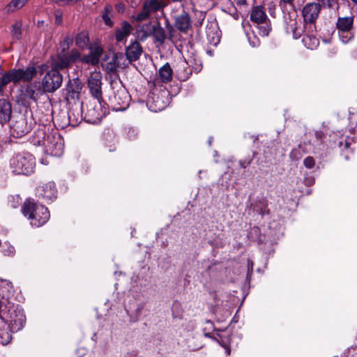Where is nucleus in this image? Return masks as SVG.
Returning <instances> with one entry per match:
<instances>
[{
	"label": "nucleus",
	"mask_w": 357,
	"mask_h": 357,
	"mask_svg": "<svg viewBox=\"0 0 357 357\" xmlns=\"http://www.w3.org/2000/svg\"><path fill=\"white\" fill-rule=\"evenodd\" d=\"M283 26L286 33L291 34L293 38L296 40L303 36L302 42L307 49L314 50L319 46V41L315 36L316 26L310 31L298 17L296 10L284 12Z\"/></svg>",
	"instance_id": "f257e3e1"
},
{
	"label": "nucleus",
	"mask_w": 357,
	"mask_h": 357,
	"mask_svg": "<svg viewBox=\"0 0 357 357\" xmlns=\"http://www.w3.org/2000/svg\"><path fill=\"white\" fill-rule=\"evenodd\" d=\"M22 213L30 220L31 225L37 227L43 225L50 218V212L47 207L30 201L24 203Z\"/></svg>",
	"instance_id": "f03ea898"
},
{
	"label": "nucleus",
	"mask_w": 357,
	"mask_h": 357,
	"mask_svg": "<svg viewBox=\"0 0 357 357\" xmlns=\"http://www.w3.org/2000/svg\"><path fill=\"white\" fill-rule=\"evenodd\" d=\"M36 74V70L33 66L28 67L26 70L19 68L9 70L0 77V93L10 82H29L35 77Z\"/></svg>",
	"instance_id": "7ed1b4c3"
},
{
	"label": "nucleus",
	"mask_w": 357,
	"mask_h": 357,
	"mask_svg": "<svg viewBox=\"0 0 357 357\" xmlns=\"http://www.w3.org/2000/svg\"><path fill=\"white\" fill-rule=\"evenodd\" d=\"M10 165L13 172L28 175L33 172L34 158L29 153H17L10 159Z\"/></svg>",
	"instance_id": "20e7f679"
},
{
	"label": "nucleus",
	"mask_w": 357,
	"mask_h": 357,
	"mask_svg": "<svg viewBox=\"0 0 357 357\" xmlns=\"http://www.w3.org/2000/svg\"><path fill=\"white\" fill-rule=\"evenodd\" d=\"M2 321L8 325L11 333L20 331L26 321L24 311L18 305L8 307L6 312L3 313Z\"/></svg>",
	"instance_id": "39448f33"
},
{
	"label": "nucleus",
	"mask_w": 357,
	"mask_h": 357,
	"mask_svg": "<svg viewBox=\"0 0 357 357\" xmlns=\"http://www.w3.org/2000/svg\"><path fill=\"white\" fill-rule=\"evenodd\" d=\"M107 112L108 107L102 100V98H93V100L87 106L86 117L89 122L98 123L107 115Z\"/></svg>",
	"instance_id": "423d86ee"
},
{
	"label": "nucleus",
	"mask_w": 357,
	"mask_h": 357,
	"mask_svg": "<svg viewBox=\"0 0 357 357\" xmlns=\"http://www.w3.org/2000/svg\"><path fill=\"white\" fill-rule=\"evenodd\" d=\"M63 83V75L54 68L48 70L41 81L43 92L52 93L59 89Z\"/></svg>",
	"instance_id": "0eeeda50"
},
{
	"label": "nucleus",
	"mask_w": 357,
	"mask_h": 357,
	"mask_svg": "<svg viewBox=\"0 0 357 357\" xmlns=\"http://www.w3.org/2000/svg\"><path fill=\"white\" fill-rule=\"evenodd\" d=\"M43 148L46 153L52 156L59 157L63 153V139L57 132H48Z\"/></svg>",
	"instance_id": "6e6552de"
},
{
	"label": "nucleus",
	"mask_w": 357,
	"mask_h": 357,
	"mask_svg": "<svg viewBox=\"0 0 357 357\" xmlns=\"http://www.w3.org/2000/svg\"><path fill=\"white\" fill-rule=\"evenodd\" d=\"M166 6L164 0H144L142 10L133 18L137 22L146 20L152 13L162 10Z\"/></svg>",
	"instance_id": "1a4fd4ad"
},
{
	"label": "nucleus",
	"mask_w": 357,
	"mask_h": 357,
	"mask_svg": "<svg viewBox=\"0 0 357 357\" xmlns=\"http://www.w3.org/2000/svg\"><path fill=\"white\" fill-rule=\"evenodd\" d=\"M321 10V5L318 3H307L302 10L305 26H307L308 30L313 31L315 26V22L317 20Z\"/></svg>",
	"instance_id": "9d476101"
},
{
	"label": "nucleus",
	"mask_w": 357,
	"mask_h": 357,
	"mask_svg": "<svg viewBox=\"0 0 357 357\" xmlns=\"http://www.w3.org/2000/svg\"><path fill=\"white\" fill-rule=\"evenodd\" d=\"M109 101L114 110L123 111L129 105L130 96L124 87H120L114 92Z\"/></svg>",
	"instance_id": "9b49d317"
},
{
	"label": "nucleus",
	"mask_w": 357,
	"mask_h": 357,
	"mask_svg": "<svg viewBox=\"0 0 357 357\" xmlns=\"http://www.w3.org/2000/svg\"><path fill=\"white\" fill-rule=\"evenodd\" d=\"M31 130V125L29 124L24 115H20L10 126V132L15 137H22Z\"/></svg>",
	"instance_id": "f8f14e48"
},
{
	"label": "nucleus",
	"mask_w": 357,
	"mask_h": 357,
	"mask_svg": "<svg viewBox=\"0 0 357 357\" xmlns=\"http://www.w3.org/2000/svg\"><path fill=\"white\" fill-rule=\"evenodd\" d=\"M88 87L93 98H101L102 93V75L100 72H92L88 78Z\"/></svg>",
	"instance_id": "ddd939ff"
},
{
	"label": "nucleus",
	"mask_w": 357,
	"mask_h": 357,
	"mask_svg": "<svg viewBox=\"0 0 357 357\" xmlns=\"http://www.w3.org/2000/svg\"><path fill=\"white\" fill-rule=\"evenodd\" d=\"M122 59H123V55L121 53L107 56L103 59L102 66L107 73L111 75L114 74L116 73L119 67V62Z\"/></svg>",
	"instance_id": "4468645a"
},
{
	"label": "nucleus",
	"mask_w": 357,
	"mask_h": 357,
	"mask_svg": "<svg viewBox=\"0 0 357 357\" xmlns=\"http://www.w3.org/2000/svg\"><path fill=\"white\" fill-rule=\"evenodd\" d=\"M102 48L98 44H93L89 46V52L80 58V61L84 63L96 66L99 63L100 58L102 54Z\"/></svg>",
	"instance_id": "2eb2a0df"
},
{
	"label": "nucleus",
	"mask_w": 357,
	"mask_h": 357,
	"mask_svg": "<svg viewBox=\"0 0 357 357\" xmlns=\"http://www.w3.org/2000/svg\"><path fill=\"white\" fill-rule=\"evenodd\" d=\"M37 194L47 201H53L56 197L57 191L55 184L53 182H49L37 188Z\"/></svg>",
	"instance_id": "dca6fc26"
},
{
	"label": "nucleus",
	"mask_w": 357,
	"mask_h": 357,
	"mask_svg": "<svg viewBox=\"0 0 357 357\" xmlns=\"http://www.w3.org/2000/svg\"><path fill=\"white\" fill-rule=\"evenodd\" d=\"M82 86V83L78 78L69 79L66 86L67 98H79Z\"/></svg>",
	"instance_id": "f3484780"
},
{
	"label": "nucleus",
	"mask_w": 357,
	"mask_h": 357,
	"mask_svg": "<svg viewBox=\"0 0 357 357\" xmlns=\"http://www.w3.org/2000/svg\"><path fill=\"white\" fill-rule=\"evenodd\" d=\"M142 52L140 44L135 41L126 47V55L129 61H135L139 59Z\"/></svg>",
	"instance_id": "a211bd4d"
},
{
	"label": "nucleus",
	"mask_w": 357,
	"mask_h": 357,
	"mask_svg": "<svg viewBox=\"0 0 357 357\" xmlns=\"http://www.w3.org/2000/svg\"><path fill=\"white\" fill-rule=\"evenodd\" d=\"M11 114V104L4 98L0 99V123L3 125L8 122L10 119Z\"/></svg>",
	"instance_id": "6ab92c4d"
},
{
	"label": "nucleus",
	"mask_w": 357,
	"mask_h": 357,
	"mask_svg": "<svg viewBox=\"0 0 357 357\" xmlns=\"http://www.w3.org/2000/svg\"><path fill=\"white\" fill-rule=\"evenodd\" d=\"M250 20L257 24H262L266 22V20H267V15L265 13L264 6H254L250 13Z\"/></svg>",
	"instance_id": "aec40b11"
},
{
	"label": "nucleus",
	"mask_w": 357,
	"mask_h": 357,
	"mask_svg": "<svg viewBox=\"0 0 357 357\" xmlns=\"http://www.w3.org/2000/svg\"><path fill=\"white\" fill-rule=\"evenodd\" d=\"M175 26L181 31L185 32L190 27V19L189 15L183 12L175 17Z\"/></svg>",
	"instance_id": "412c9836"
},
{
	"label": "nucleus",
	"mask_w": 357,
	"mask_h": 357,
	"mask_svg": "<svg viewBox=\"0 0 357 357\" xmlns=\"http://www.w3.org/2000/svg\"><path fill=\"white\" fill-rule=\"evenodd\" d=\"M132 28L128 22H123L120 29H117L115 33L116 40L118 42H123L126 40L130 34Z\"/></svg>",
	"instance_id": "4be33fe9"
},
{
	"label": "nucleus",
	"mask_w": 357,
	"mask_h": 357,
	"mask_svg": "<svg viewBox=\"0 0 357 357\" xmlns=\"http://www.w3.org/2000/svg\"><path fill=\"white\" fill-rule=\"evenodd\" d=\"M70 65V63L66 54L61 52L59 54L57 57L52 61V68H54L59 70L61 69L67 68Z\"/></svg>",
	"instance_id": "5701e85b"
},
{
	"label": "nucleus",
	"mask_w": 357,
	"mask_h": 357,
	"mask_svg": "<svg viewBox=\"0 0 357 357\" xmlns=\"http://www.w3.org/2000/svg\"><path fill=\"white\" fill-rule=\"evenodd\" d=\"M47 135L45 130L38 129L34 132L31 137V143L36 146H42L44 147L47 138Z\"/></svg>",
	"instance_id": "b1692460"
},
{
	"label": "nucleus",
	"mask_w": 357,
	"mask_h": 357,
	"mask_svg": "<svg viewBox=\"0 0 357 357\" xmlns=\"http://www.w3.org/2000/svg\"><path fill=\"white\" fill-rule=\"evenodd\" d=\"M353 24V18L351 17H339L337 22V28L339 32L344 33L349 31Z\"/></svg>",
	"instance_id": "393cba45"
},
{
	"label": "nucleus",
	"mask_w": 357,
	"mask_h": 357,
	"mask_svg": "<svg viewBox=\"0 0 357 357\" xmlns=\"http://www.w3.org/2000/svg\"><path fill=\"white\" fill-rule=\"evenodd\" d=\"M160 80L164 83L169 82L172 79V69L168 63L162 66L158 71Z\"/></svg>",
	"instance_id": "a878e982"
},
{
	"label": "nucleus",
	"mask_w": 357,
	"mask_h": 357,
	"mask_svg": "<svg viewBox=\"0 0 357 357\" xmlns=\"http://www.w3.org/2000/svg\"><path fill=\"white\" fill-rule=\"evenodd\" d=\"M89 43V33L86 31H82L75 37V44L81 50L86 48Z\"/></svg>",
	"instance_id": "bb28decb"
},
{
	"label": "nucleus",
	"mask_w": 357,
	"mask_h": 357,
	"mask_svg": "<svg viewBox=\"0 0 357 357\" xmlns=\"http://www.w3.org/2000/svg\"><path fill=\"white\" fill-rule=\"evenodd\" d=\"M309 149L307 148V144L303 142L290 152L289 157L292 160H298L302 158L303 154L307 153Z\"/></svg>",
	"instance_id": "cd10ccee"
},
{
	"label": "nucleus",
	"mask_w": 357,
	"mask_h": 357,
	"mask_svg": "<svg viewBox=\"0 0 357 357\" xmlns=\"http://www.w3.org/2000/svg\"><path fill=\"white\" fill-rule=\"evenodd\" d=\"M208 41L213 45H217L220 41V31L217 27L211 26L206 31Z\"/></svg>",
	"instance_id": "c85d7f7f"
},
{
	"label": "nucleus",
	"mask_w": 357,
	"mask_h": 357,
	"mask_svg": "<svg viewBox=\"0 0 357 357\" xmlns=\"http://www.w3.org/2000/svg\"><path fill=\"white\" fill-rule=\"evenodd\" d=\"M1 324H3V326L0 325V343L3 345H7L12 340V335L8 330L7 324L3 321Z\"/></svg>",
	"instance_id": "c756f323"
},
{
	"label": "nucleus",
	"mask_w": 357,
	"mask_h": 357,
	"mask_svg": "<svg viewBox=\"0 0 357 357\" xmlns=\"http://www.w3.org/2000/svg\"><path fill=\"white\" fill-rule=\"evenodd\" d=\"M29 0H12L5 8L8 13H13L22 8Z\"/></svg>",
	"instance_id": "7c9ffc66"
},
{
	"label": "nucleus",
	"mask_w": 357,
	"mask_h": 357,
	"mask_svg": "<svg viewBox=\"0 0 357 357\" xmlns=\"http://www.w3.org/2000/svg\"><path fill=\"white\" fill-rule=\"evenodd\" d=\"M40 93V87H37L36 84H30L26 89V96L33 100H36Z\"/></svg>",
	"instance_id": "2f4dec72"
},
{
	"label": "nucleus",
	"mask_w": 357,
	"mask_h": 357,
	"mask_svg": "<svg viewBox=\"0 0 357 357\" xmlns=\"http://www.w3.org/2000/svg\"><path fill=\"white\" fill-rule=\"evenodd\" d=\"M160 97L158 96H154L152 98V102L149 100L148 104L149 105L150 109L154 112H158L162 110L166 107V103L160 101Z\"/></svg>",
	"instance_id": "473e14b6"
},
{
	"label": "nucleus",
	"mask_w": 357,
	"mask_h": 357,
	"mask_svg": "<svg viewBox=\"0 0 357 357\" xmlns=\"http://www.w3.org/2000/svg\"><path fill=\"white\" fill-rule=\"evenodd\" d=\"M153 34L155 39L162 43L165 39V32L162 27L160 26H154L153 28Z\"/></svg>",
	"instance_id": "72a5a7b5"
},
{
	"label": "nucleus",
	"mask_w": 357,
	"mask_h": 357,
	"mask_svg": "<svg viewBox=\"0 0 357 357\" xmlns=\"http://www.w3.org/2000/svg\"><path fill=\"white\" fill-rule=\"evenodd\" d=\"M112 11V7L111 6H107L105 7L104 13L102 15L105 24L109 26H112L113 25V22L110 18V13Z\"/></svg>",
	"instance_id": "f704fd0d"
},
{
	"label": "nucleus",
	"mask_w": 357,
	"mask_h": 357,
	"mask_svg": "<svg viewBox=\"0 0 357 357\" xmlns=\"http://www.w3.org/2000/svg\"><path fill=\"white\" fill-rule=\"evenodd\" d=\"M294 0H280V6L282 7L283 13H288L289 11H291L294 9Z\"/></svg>",
	"instance_id": "c9c22d12"
},
{
	"label": "nucleus",
	"mask_w": 357,
	"mask_h": 357,
	"mask_svg": "<svg viewBox=\"0 0 357 357\" xmlns=\"http://www.w3.org/2000/svg\"><path fill=\"white\" fill-rule=\"evenodd\" d=\"M70 63L75 62L77 59L80 60L81 54L76 49L71 50L69 52L66 54Z\"/></svg>",
	"instance_id": "e433bc0d"
},
{
	"label": "nucleus",
	"mask_w": 357,
	"mask_h": 357,
	"mask_svg": "<svg viewBox=\"0 0 357 357\" xmlns=\"http://www.w3.org/2000/svg\"><path fill=\"white\" fill-rule=\"evenodd\" d=\"M73 43V38L71 36H66L63 41L60 43V47L62 50V53L68 50Z\"/></svg>",
	"instance_id": "4c0bfd02"
},
{
	"label": "nucleus",
	"mask_w": 357,
	"mask_h": 357,
	"mask_svg": "<svg viewBox=\"0 0 357 357\" xmlns=\"http://www.w3.org/2000/svg\"><path fill=\"white\" fill-rule=\"evenodd\" d=\"M21 26H22V23L20 22H17L15 24L13 25L12 35L15 38L18 39L21 36V34H22Z\"/></svg>",
	"instance_id": "58836bf2"
},
{
	"label": "nucleus",
	"mask_w": 357,
	"mask_h": 357,
	"mask_svg": "<svg viewBox=\"0 0 357 357\" xmlns=\"http://www.w3.org/2000/svg\"><path fill=\"white\" fill-rule=\"evenodd\" d=\"M271 30V24L265 23L259 26V33L262 36H267Z\"/></svg>",
	"instance_id": "ea45409f"
},
{
	"label": "nucleus",
	"mask_w": 357,
	"mask_h": 357,
	"mask_svg": "<svg viewBox=\"0 0 357 357\" xmlns=\"http://www.w3.org/2000/svg\"><path fill=\"white\" fill-rule=\"evenodd\" d=\"M303 165L305 167L312 169L315 165L314 159L312 156H308L304 159Z\"/></svg>",
	"instance_id": "a19ab883"
},
{
	"label": "nucleus",
	"mask_w": 357,
	"mask_h": 357,
	"mask_svg": "<svg viewBox=\"0 0 357 357\" xmlns=\"http://www.w3.org/2000/svg\"><path fill=\"white\" fill-rule=\"evenodd\" d=\"M21 202V199L18 195L16 196H10L9 197V203L10 206L13 208L17 207Z\"/></svg>",
	"instance_id": "79ce46f5"
},
{
	"label": "nucleus",
	"mask_w": 357,
	"mask_h": 357,
	"mask_svg": "<svg viewBox=\"0 0 357 357\" xmlns=\"http://www.w3.org/2000/svg\"><path fill=\"white\" fill-rule=\"evenodd\" d=\"M340 38L343 43H347L349 41L351 36L349 31L342 33V32H339Z\"/></svg>",
	"instance_id": "37998d69"
},
{
	"label": "nucleus",
	"mask_w": 357,
	"mask_h": 357,
	"mask_svg": "<svg viewBox=\"0 0 357 357\" xmlns=\"http://www.w3.org/2000/svg\"><path fill=\"white\" fill-rule=\"evenodd\" d=\"M248 40H249L250 44L254 47H258L260 44V41H259V38H257L255 36H253L252 39L250 36H248Z\"/></svg>",
	"instance_id": "c03bdc74"
},
{
	"label": "nucleus",
	"mask_w": 357,
	"mask_h": 357,
	"mask_svg": "<svg viewBox=\"0 0 357 357\" xmlns=\"http://www.w3.org/2000/svg\"><path fill=\"white\" fill-rule=\"evenodd\" d=\"M55 23L57 24L62 23V13L59 10L55 12Z\"/></svg>",
	"instance_id": "a18cd8bd"
},
{
	"label": "nucleus",
	"mask_w": 357,
	"mask_h": 357,
	"mask_svg": "<svg viewBox=\"0 0 357 357\" xmlns=\"http://www.w3.org/2000/svg\"><path fill=\"white\" fill-rule=\"evenodd\" d=\"M269 13L271 16L275 17V5L273 2L268 3Z\"/></svg>",
	"instance_id": "49530a36"
},
{
	"label": "nucleus",
	"mask_w": 357,
	"mask_h": 357,
	"mask_svg": "<svg viewBox=\"0 0 357 357\" xmlns=\"http://www.w3.org/2000/svg\"><path fill=\"white\" fill-rule=\"evenodd\" d=\"M324 4H327L329 8H333L337 4V0H323Z\"/></svg>",
	"instance_id": "de8ad7c7"
},
{
	"label": "nucleus",
	"mask_w": 357,
	"mask_h": 357,
	"mask_svg": "<svg viewBox=\"0 0 357 357\" xmlns=\"http://www.w3.org/2000/svg\"><path fill=\"white\" fill-rule=\"evenodd\" d=\"M54 3H59L63 2L66 4H69L70 3H77L80 0H51Z\"/></svg>",
	"instance_id": "09e8293b"
},
{
	"label": "nucleus",
	"mask_w": 357,
	"mask_h": 357,
	"mask_svg": "<svg viewBox=\"0 0 357 357\" xmlns=\"http://www.w3.org/2000/svg\"><path fill=\"white\" fill-rule=\"evenodd\" d=\"M340 147H342L344 146V149H349L350 146V142L347 140H345V142L343 143L342 142H340L339 144Z\"/></svg>",
	"instance_id": "8fccbe9b"
},
{
	"label": "nucleus",
	"mask_w": 357,
	"mask_h": 357,
	"mask_svg": "<svg viewBox=\"0 0 357 357\" xmlns=\"http://www.w3.org/2000/svg\"><path fill=\"white\" fill-rule=\"evenodd\" d=\"M128 135L130 138L135 137L137 135V132L135 130L130 128L128 130Z\"/></svg>",
	"instance_id": "3c124183"
},
{
	"label": "nucleus",
	"mask_w": 357,
	"mask_h": 357,
	"mask_svg": "<svg viewBox=\"0 0 357 357\" xmlns=\"http://www.w3.org/2000/svg\"><path fill=\"white\" fill-rule=\"evenodd\" d=\"M237 6H243L246 3V0H234Z\"/></svg>",
	"instance_id": "603ef678"
},
{
	"label": "nucleus",
	"mask_w": 357,
	"mask_h": 357,
	"mask_svg": "<svg viewBox=\"0 0 357 357\" xmlns=\"http://www.w3.org/2000/svg\"><path fill=\"white\" fill-rule=\"evenodd\" d=\"M38 68L40 69V74H42L47 69V66L45 65H40Z\"/></svg>",
	"instance_id": "864d4df0"
},
{
	"label": "nucleus",
	"mask_w": 357,
	"mask_h": 357,
	"mask_svg": "<svg viewBox=\"0 0 357 357\" xmlns=\"http://www.w3.org/2000/svg\"><path fill=\"white\" fill-rule=\"evenodd\" d=\"M224 348L225 349L226 353L227 355H230L231 354V349L228 345H225Z\"/></svg>",
	"instance_id": "5fc2aeb1"
},
{
	"label": "nucleus",
	"mask_w": 357,
	"mask_h": 357,
	"mask_svg": "<svg viewBox=\"0 0 357 357\" xmlns=\"http://www.w3.org/2000/svg\"><path fill=\"white\" fill-rule=\"evenodd\" d=\"M315 136L317 138H321L322 137V132H316Z\"/></svg>",
	"instance_id": "6e6d98bb"
},
{
	"label": "nucleus",
	"mask_w": 357,
	"mask_h": 357,
	"mask_svg": "<svg viewBox=\"0 0 357 357\" xmlns=\"http://www.w3.org/2000/svg\"><path fill=\"white\" fill-rule=\"evenodd\" d=\"M122 7H123V6H122L121 4H119V5H117V6H116V8H117V10H118L119 11L122 8Z\"/></svg>",
	"instance_id": "4d7b16f0"
},
{
	"label": "nucleus",
	"mask_w": 357,
	"mask_h": 357,
	"mask_svg": "<svg viewBox=\"0 0 357 357\" xmlns=\"http://www.w3.org/2000/svg\"><path fill=\"white\" fill-rule=\"evenodd\" d=\"M240 165H241V167H243V168H245V167H246V165H244V163H243L241 161L240 162Z\"/></svg>",
	"instance_id": "13d9d810"
},
{
	"label": "nucleus",
	"mask_w": 357,
	"mask_h": 357,
	"mask_svg": "<svg viewBox=\"0 0 357 357\" xmlns=\"http://www.w3.org/2000/svg\"><path fill=\"white\" fill-rule=\"evenodd\" d=\"M219 344L222 347H224L225 345H227L226 343H224L222 341V342H219Z\"/></svg>",
	"instance_id": "bf43d9fd"
},
{
	"label": "nucleus",
	"mask_w": 357,
	"mask_h": 357,
	"mask_svg": "<svg viewBox=\"0 0 357 357\" xmlns=\"http://www.w3.org/2000/svg\"><path fill=\"white\" fill-rule=\"evenodd\" d=\"M351 118L354 119H357V113L356 114H354Z\"/></svg>",
	"instance_id": "052dcab7"
},
{
	"label": "nucleus",
	"mask_w": 357,
	"mask_h": 357,
	"mask_svg": "<svg viewBox=\"0 0 357 357\" xmlns=\"http://www.w3.org/2000/svg\"><path fill=\"white\" fill-rule=\"evenodd\" d=\"M174 2H181L182 0H172Z\"/></svg>",
	"instance_id": "680f3d73"
}]
</instances>
